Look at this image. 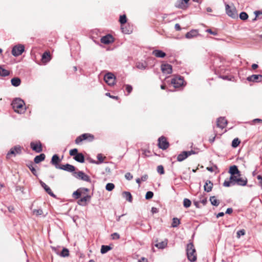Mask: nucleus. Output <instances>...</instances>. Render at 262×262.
Listing matches in <instances>:
<instances>
[{
  "label": "nucleus",
  "mask_w": 262,
  "mask_h": 262,
  "mask_svg": "<svg viewBox=\"0 0 262 262\" xmlns=\"http://www.w3.org/2000/svg\"><path fill=\"white\" fill-rule=\"evenodd\" d=\"M94 137V136L90 134H83L78 136L75 140V143L79 144L82 141L84 140H88L89 141H92L93 140Z\"/></svg>",
  "instance_id": "obj_5"
},
{
  "label": "nucleus",
  "mask_w": 262,
  "mask_h": 262,
  "mask_svg": "<svg viewBox=\"0 0 262 262\" xmlns=\"http://www.w3.org/2000/svg\"><path fill=\"white\" fill-rule=\"evenodd\" d=\"M154 193L151 191H147L145 195V199L147 200L151 199L153 197Z\"/></svg>",
  "instance_id": "obj_46"
},
{
  "label": "nucleus",
  "mask_w": 262,
  "mask_h": 262,
  "mask_svg": "<svg viewBox=\"0 0 262 262\" xmlns=\"http://www.w3.org/2000/svg\"><path fill=\"white\" fill-rule=\"evenodd\" d=\"M97 158V159L98 160V161L93 162V163H95L96 164H99L100 163H102V162H103L104 159H105V157H103V156L101 154H98Z\"/></svg>",
  "instance_id": "obj_35"
},
{
  "label": "nucleus",
  "mask_w": 262,
  "mask_h": 262,
  "mask_svg": "<svg viewBox=\"0 0 262 262\" xmlns=\"http://www.w3.org/2000/svg\"><path fill=\"white\" fill-rule=\"evenodd\" d=\"M210 201L211 204L215 206H217L220 204V201L217 200L216 197L214 196H212L210 198Z\"/></svg>",
  "instance_id": "obj_34"
},
{
  "label": "nucleus",
  "mask_w": 262,
  "mask_h": 262,
  "mask_svg": "<svg viewBox=\"0 0 262 262\" xmlns=\"http://www.w3.org/2000/svg\"><path fill=\"white\" fill-rule=\"evenodd\" d=\"M161 70L164 74H169L172 72V66L166 63L161 65Z\"/></svg>",
  "instance_id": "obj_15"
},
{
  "label": "nucleus",
  "mask_w": 262,
  "mask_h": 262,
  "mask_svg": "<svg viewBox=\"0 0 262 262\" xmlns=\"http://www.w3.org/2000/svg\"><path fill=\"white\" fill-rule=\"evenodd\" d=\"M74 159L75 161L80 162L83 163L84 162V157L82 154L78 153L74 157Z\"/></svg>",
  "instance_id": "obj_24"
},
{
  "label": "nucleus",
  "mask_w": 262,
  "mask_h": 262,
  "mask_svg": "<svg viewBox=\"0 0 262 262\" xmlns=\"http://www.w3.org/2000/svg\"><path fill=\"white\" fill-rule=\"evenodd\" d=\"M138 262H147V260L145 258H142V259H139Z\"/></svg>",
  "instance_id": "obj_64"
},
{
  "label": "nucleus",
  "mask_w": 262,
  "mask_h": 262,
  "mask_svg": "<svg viewBox=\"0 0 262 262\" xmlns=\"http://www.w3.org/2000/svg\"><path fill=\"white\" fill-rule=\"evenodd\" d=\"M9 75V72L3 68L2 67H0V75L2 76H7Z\"/></svg>",
  "instance_id": "obj_37"
},
{
  "label": "nucleus",
  "mask_w": 262,
  "mask_h": 262,
  "mask_svg": "<svg viewBox=\"0 0 262 262\" xmlns=\"http://www.w3.org/2000/svg\"><path fill=\"white\" fill-rule=\"evenodd\" d=\"M119 21L121 24H124L126 22V17L125 15L120 16Z\"/></svg>",
  "instance_id": "obj_45"
},
{
  "label": "nucleus",
  "mask_w": 262,
  "mask_h": 262,
  "mask_svg": "<svg viewBox=\"0 0 262 262\" xmlns=\"http://www.w3.org/2000/svg\"><path fill=\"white\" fill-rule=\"evenodd\" d=\"M257 179L259 181V184L262 187V177L260 175H258L257 177Z\"/></svg>",
  "instance_id": "obj_59"
},
{
  "label": "nucleus",
  "mask_w": 262,
  "mask_h": 262,
  "mask_svg": "<svg viewBox=\"0 0 262 262\" xmlns=\"http://www.w3.org/2000/svg\"><path fill=\"white\" fill-rule=\"evenodd\" d=\"M112 248L110 246L102 245L101 248V253L104 254L110 251Z\"/></svg>",
  "instance_id": "obj_36"
},
{
  "label": "nucleus",
  "mask_w": 262,
  "mask_h": 262,
  "mask_svg": "<svg viewBox=\"0 0 262 262\" xmlns=\"http://www.w3.org/2000/svg\"><path fill=\"white\" fill-rule=\"evenodd\" d=\"M111 236L113 239H118L120 238L119 234L116 232L112 234Z\"/></svg>",
  "instance_id": "obj_52"
},
{
  "label": "nucleus",
  "mask_w": 262,
  "mask_h": 262,
  "mask_svg": "<svg viewBox=\"0 0 262 262\" xmlns=\"http://www.w3.org/2000/svg\"><path fill=\"white\" fill-rule=\"evenodd\" d=\"M157 171L159 173L162 174L164 173V170L163 166L162 165H159L157 167Z\"/></svg>",
  "instance_id": "obj_47"
},
{
  "label": "nucleus",
  "mask_w": 262,
  "mask_h": 262,
  "mask_svg": "<svg viewBox=\"0 0 262 262\" xmlns=\"http://www.w3.org/2000/svg\"><path fill=\"white\" fill-rule=\"evenodd\" d=\"M125 86H126V90L128 92V94H129L133 90L132 86L130 85H128V84L126 85Z\"/></svg>",
  "instance_id": "obj_54"
},
{
  "label": "nucleus",
  "mask_w": 262,
  "mask_h": 262,
  "mask_svg": "<svg viewBox=\"0 0 262 262\" xmlns=\"http://www.w3.org/2000/svg\"><path fill=\"white\" fill-rule=\"evenodd\" d=\"M136 67L140 70H145L147 67V64L143 62H138L137 63Z\"/></svg>",
  "instance_id": "obj_38"
},
{
  "label": "nucleus",
  "mask_w": 262,
  "mask_h": 262,
  "mask_svg": "<svg viewBox=\"0 0 262 262\" xmlns=\"http://www.w3.org/2000/svg\"><path fill=\"white\" fill-rule=\"evenodd\" d=\"M90 196L89 195H86L81 198L78 202V204L81 206H84L86 204V202L90 199Z\"/></svg>",
  "instance_id": "obj_26"
},
{
  "label": "nucleus",
  "mask_w": 262,
  "mask_h": 262,
  "mask_svg": "<svg viewBox=\"0 0 262 262\" xmlns=\"http://www.w3.org/2000/svg\"><path fill=\"white\" fill-rule=\"evenodd\" d=\"M45 158V155L43 154H41L35 157L34 161L35 163H39V162L44 160Z\"/></svg>",
  "instance_id": "obj_30"
},
{
  "label": "nucleus",
  "mask_w": 262,
  "mask_h": 262,
  "mask_svg": "<svg viewBox=\"0 0 262 262\" xmlns=\"http://www.w3.org/2000/svg\"><path fill=\"white\" fill-rule=\"evenodd\" d=\"M190 0H177L175 6L180 9H185L187 8V4Z\"/></svg>",
  "instance_id": "obj_16"
},
{
  "label": "nucleus",
  "mask_w": 262,
  "mask_h": 262,
  "mask_svg": "<svg viewBox=\"0 0 262 262\" xmlns=\"http://www.w3.org/2000/svg\"><path fill=\"white\" fill-rule=\"evenodd\" d=\"M60 161L59 157L57 155H54L52 158L51 163L55 165V167L58 165V162Z\"/></svg>",
  "instance_id": "obj_32"
},
{
  "label": "nucleus",
  "mask_w": 262,
  "mask_h": 262,
  "mask_svg": "<svg viewBox=\"0 0 262 262\" xmlns=\"http://www.w3.org/2000/svg\"><path fill=\"white\" fill-rule=\"evenodd\" d=\"M187 155L186 154V151H183L182 153L179 154L177 157V160L179 162H181L184 160L185 159L187 158Z\"/></svg>",
  "instance_id": "obj_31"
},
{
  "label": "nucleus",
  "mask_w": 262,
  "mask_h": 262,
  "mask_svg": "<svg viewBox=\"0 0 262 262\" xmlns=\"http://www.w3.org/2000/svg\"><path fill=\"white\" fill-rule=\"evenodd\" d=\"M184 79L181 77H175L171 79V83L175 88H179L184 85Z\"/></svg>",
  "instance_id": "obj_8"
},
{
  "label": "nucleus",
  "mask_w": 262,
  "mask_h": 262,
  "mask_svg": "<svg viewBox=\"0 0 262 262\" xmlns=\"http://www.w3.org/2000/svg\"><path fill=\"white\" fill-rule=\"evenodd\" d=\"M29 168L34 175H36V171L34 167H33L32 166H29Z\"/></svg>",
  "instance_id": "obj_56"
},
{
  "label": "nucleus",
  "mask_w": 262,
  "mask_h": 262,
  "mask_svg": "<svg viewBox=\"0 0 262 262\" xmlns=\"http://www.w3.org/2000/svg\"><path fill=\"white\" fill-rule=\"evenodd\" d=\"M116 77L112 73H106L104 77V80L105 82L110 86H113L115 84Z\"/></svg>",
  "instance_id": "obj_6"
},
{
  "label": "nucleus",
  "mask_w": 262,
  "mask_h": 262,
  "mask_svg": "<svg viewBox=\"0 0 262 262\" xmlns=\"http://www.w3.org/2000/svg\"><path fill=\"white\" fill-rule=\"evenodd\" d=\"M123 196L129 202H132V196L131 193L128 191H124L122 193Z\"/></svg>",
  "instance_id": "obj_28"
},
{
  "label": "nucleus",
  "mask_w": 262,
  "mask_h": 262,
  "mask_svg": "<svg viewBox=\"0 0 262 262\" xmlns=\"http://www.w3.org/2000/svg\"><path fill=\"white\" fill-rule=\"evenodd\" d=\"M240 142L241 141L238 138H235L232 142V146L234 148H235L238 146Z\"/></svg>",
  "instance_id": "obj_39"
},
{
  "label": "nucleus",
  "mask_w": 262,
  "mask_h": 262,
  "mask_svg": "<svg viewBox=\"0 0 262 262\" xmlns=\"http://www.w3.org/2000/svg\"><path fill=\"white\" fill-rule=\"evenodd\" d=\"M113 37L111 35L108 34L101 38V42L104 44H109L113 42Z\"/></svg>",
  "instance_id": "obj_18"
},
{
  "label": "nucleus",
  "mask_w": 262,
  "mask_h": 262,
  "mask_svg": "<svg viewBox=\"0 0 262 262\" xmlns=\"http://www.w3.org/2000/svg\"><path fill=\"white\" fill-rule=\"evenodd\" d=\"M199 35V32L197 30H191L185 34V37L187 39H191Z\"/></svg>",
  "instance_id": "obj_20"
},
{
  "label": "nucleus",
  "mask_w": 262,
  "mask_h": 262,
  "mask_svg": "<svg viewBox=\"0 0 262 262\" xmlns=\"http://www.w3.org/2000/svg\"><path fill=\"white\" fill-rule=\"evenodd\" d=\"M207 199L206 198H203L202 199L200 198L199 203H202L203 205H205L207 203Z\"/></svg>",
  "instance_id": "obj_55"
},
{
  "label": "nucleus",
  "mask_w": 262,
  "mask_h": 262,
  "mask_svg": "<svg viewBox=\"0 0 262 262\" xmlns=\"http://www.w3.org/2000/svg\"><path fill=\"white\" fill-rule=\"evenodd\" d=\"M30 146L31 148L37 152H40L42 151L41 144L40 142H31Z\"/></svg>",
  "instance_id": "obj_19"
},
{
  "label": "nucleus",
  "mask_w": 262,
  "mask_h": 262,
  "mask_svg": "<svg viewBox=\"0 0 262 262\" xmlns=\"http://www.w3.org/2000/svg\"><path fill=\"white\" fill-rule=\"evenodd\" d=\"M174 28H175L176 30L177 31H180L181 29L180 26L178 24H176L175 25Z\"/></svg>",
  "instance_id": "obj_62"
},
{
  "label": "nucleus",
  "mask_w": 262,
  "mask_h": 262,
  "mask_svg": "<svg viewBox=\"0 0 262 262\" xmlns=\"http://www.w3.org/2000/svg\"><path fill=\"white\" fill-rule=\"evenodd\" d=\"M229 172L230 173V177H240V171L237 168V167L235 165L232 166L230 167Z\"/></svg>",
  "instance_id": "obj_12"
},
{
  "label": "nucleus",
  "mask_w": 262,
  "mask_h": 262,
  "mask_svg": "<svg viewBox=\"0 0 262 262\" xmlns=\"http://www.w3.org/2000/svg\"><path fill=\"white\" fill-rule=\"evenodd\" d=\"M114 188H115L114 184L113 183H107L105 186L106 189L108 191H111L113 190Z\"/></svg>",
  "instance_id": "obj_41"
},
{
  "label": "nucleus",
  "mask_w": 262,
  "mask_h": 262,
  "mask_svg": "<svg viewBox=\"0 0 262 262\" xmlns=\"http://www.w3.org/2000/svg\"><path fill=\"white\" fill-rule=\"evenodd\" d=\"M56 168L60 169H62L65 171H69V172H73V171H75V168L74 166L69 164H67L66 165H62L61 166H56Z\"/></svg>",
  "instance_id": "obj_14"
},
{
  "label": "nucleus",
  "mask_w": 262,
  "mask_h": 262,
  "mask_svg": "<svg viewBox=\"0 0 262 262\" xmlns=\"http://www.w3.org/2000/svg\"><path fill=\"white\" fill-rule=\"evenodd\" d=\"M74 174V177H76V178H78L86 182H91V179L89 177V176L85 174L82 171H78V172H75Z\"/></svg>",
  "instance_id": "obj_11"
},
{
  "label": "nucleus",
  "mask_w": 262,
  "mask_h": 262,
  "mask_svg": "<svg viewBox=\"0 0 262 262\" xmlns=\"http://www.w3.org/2000/svg\"><path fill=\"white\" fill-rule=\"evenodd\" d=\"M247 183L246 178H241L240 177H230L229 180H225L223 183L224 187H228L231 185H234L235 184L239 186H246Z\"/></svg>",
  "instance_id": "obj_1"
},
{
  "label": "nucleus",
  "mask_w": 262,
  "mask_h": 262,
  "mask_svg": "<svg viewBox=\"0 0 262 262\" xmlns=\"http://www.w3.org/2000/svg\"><path fill=\"white\" fill-rule=\"evenodd\" d=\"M195 154H196V152L192 150L186 151V154L187 155V157H188V156H190L191 155Z\"/></svg>",
  "instance_id": "obj_58"
},
{
  "label": "nucleus",
  "mask_w": 262,
  "mask_h": 262,
  "mask_svg": "<svg viewBox=\"0 0 262 262\" xmlns=\"http://www.w3.org/2000/svg\"><path fill=\"white\" fill-rule=\"evenodd\" d=\"M225 10L226 14L230 17L235 18L237 17V13L233 5H229L225 4Z\"/></svg>",
  "instance_id": "obj_4"
},
{
  "label": "nucleus",
  "mask_w": 262,
  "mask_h": 262,
  "mask_svg": "<svg viewBox=\"0 0 262 262\" xmlns=\"http://www.w3.org/2000/svg\"><path fill=\"white\" fill-rule=\"evenodd\" d=\"M180 221L178 218H173L172 220L171 226L172 227H176L180 224Z\"/></svg>",
  "instance_id": "obj_40"
},
{
  "label": "nucleus",
  "mask_w": 262,
  "mask_h": 262,
  "mask_svg": "<svg viewBox=\"0 0 262 262\" xmlns=\"http://www.w3.org/2000/svg\"><path fill=\"white\" fill-rule=\"evenodd\" d=\"M169 143L165 137L162 136L158 139V146L160 148L165 150L169 147Z\"/></svg>",
  "instance_id": "obj_9"
},
{
  "label": "nucleus",
  "mask_w": 262,
  "mask_h": 262,
  "mask_svg": "<svg viewBox=\"0 0 262 262\" xmlns=\"http://www.w3.org/2000/svg\"><path fill=\"white\" fill-rule=\"evenodd\" d=\"M148 178V176L147 174H145L144 176H143L141 178V181H145Z\"/></svg>",
  "instance_id": "obj_60"
},
{
  "label": "nucleus",
  "mask_w": 262,
  "mask_h": 262,
  "mask_svg": "<svg viewBox=\"0 0 262 262\" xmlns=\"http://www.w3.org/2000/svg\"><path fill=\"white\" fill-rule=\"evenodd\" d=\"M33 213L35 215L38 216L42 214L43 211L41 209H34L33 210Z\"/></svg>",
  "instance_id": "obj_44"
},
{
  "label": "nucleus",
  "mask_w": 262,
  "mask_h": 262,
  "mask_svg": "<svg viewBox=\"0 0 262 262\" xmlns=\"http://www.w3.org/2000/svg\"><path fill=\"white\" fill-rule=\"evenodd\" d=\"M249 81L258 82L262 81V75H252L247 78Z\"/></svg>",
  "instance_id": "obj_13"
},
{
  "label": "nucleus",
  "mask_w": 262,
  "mask_h": 262,
  "mask_svg": "<svg viewBox=\"0 0 262 262\" xmlns=\"http://www.w3.org/2000/svg\"><path fill=\"white\" fill-rule=\"evenodd\" d=\"M206 169L210 172H213L217 170V167L216 165H213L211 167H207Z\"/></svg>",
  "instance_id": "obj_48"
},
{
  "label": "nucleus",
  "mask_w": 262,
  "mask_h": 262,
  "mask_svg": "<svg viewBox=\"0 0 262 262\" xmlns=\"http://www.w3.org/2000/svg\"><path fill=\"white\" fill-rule=\"evenodd\" d=\"M191 201L188 199H184L183 201V205L185 207L188 208L191 205Z\"/></svg>",
  "instance_id": "obj_43"
},
{
  "label": "nucleus",
  "mask_w": 262,
  "mask_h": 262,
  "mask_svg": "<svg viewBox=\"0 0 262 262\" xmlns=\"http://www.w3.org/2000/svg\"><path fill=\"white\" fill-rule=\"evenodd\" d=\"M21 152V147L19 145H17L12 148L10 151L7 155V158H10L11 155L15 156L17 155L20 154Z\"/></svg>",
  "instance_id": "obj_10"
},
{
  "label": "nucleus",
  "mask_w": 262,
  "mask_h": 262,
  "mask_svg": "<svg viewBox=\"0 0 262 262\" xmlns=\"http://www.w3.org/2000/svg\"><path fill=\"white\" fill-rule=\"evenodd\" d=\"M12 105L14 111L19 114L24 113L26 110L25 102L20 98L15 99L12 102Z\"/></svg>",
  "instance_id": "obj_2"
},
{
  "label": "nucleus",
  "mask_w": 262,
  "mask_h": 262,
  "mask_svg": "<svg viewBox=\"0 0 262 262\" xmlns=\"http://www.w3.org/2000/svg\"><path fill=\"white\" fill-rule=\"evenodd\" d=\"M151 211L153 214H154V213H156L158 212L159 210H158V208L153 207L151 208Z\"/></svg>",
  "instance_id": "obj_57"
},
{
  "label": "nucleus",
  "mask_w": 262,
  "mask_h": 262,
  "mask_svg": "<svg viewBox=\"0 0 262 262\" xmlns=\"http://www.w3.org/2000/svg\"><path fill=\"white\" fill-rule=\"evenodd\" d=\"M40 183L41 186L44 188L45 191L51 196L55 198L56 195L53 193L50 188L44 182L42 181H40Z\"/></svg>",
  "instance_id": "obj_21"
},
{
  "label": "nucleus",
  "mask_w": 262,
  "mask_h": 262,
  "mask_svg": "<svg viewBox=\"0 0 262 262\" xmlns=\"http://www.w3.org/2000/svg\"><path fill=\"white\" fill-rule=\"evenodd\" d=\"M25 51V47L23 45L15 46L12 50V54L14 56L17 57L20 55Z\"/></svg>",
  "instance_id": "obj_7"
},
{
  "label": "nucleus",
  "mask_w": 262,
  "mask_h": 262,
  "mask_svg": "<svg viewBox=\"0 0 262 262\" xmlns=\"http://www.w3.org/2000/svg\"><path fill=\"white\" fill-rule=\"evenodd\" d=\"M78 154V150L76 148H74L70 150V155L71 156H75Z\"/></svg>",
  "instance_id": "obj_49"
},
{
  "label": "nucleus",
  "mask_w": 262,
  "mask_h": 262,
  "mask_svg": "<svg viewBox=\"0 0 262 262\" xmlns=\"http://www.w3.org/2000/svg\"><path fill=\"white\" fill-rule=\"evenodd\" d=\"M213 187V183L209 180H207L204 186V190L207 192L211 191Z\"/></svg>",
  "instance_id": "obj_22"
},
{
  "label": "nucleus",
  "mask_w": 262,
  "mask_h": 262,
  "mask_svg": "<svg viewBox=\"0 0 262 262\" xmlns=\"http://www.w3.org/2000/svg\"><path fill=\"white\" fill-rule=\"evenodd\" d=\"M186 253L188 260L191 262H194L196 260V253L194 245L192 243L187 244Z\"/></svg>",
  "instance_id": "obj_3"
},
{
  "label": "nucleus",
  "mask_w": 262,
  "mask_h": 262,
  "mask_svg": "<svg viewBox=\"0 0 262 262\" xmlns=\"http://www.w3.org/2000/svg\"><path fill=\"white\" fill-rule=\"evenodd\" d=\"M227 124V121L224 117L219 118L216 122V125L222 129L225 128Z\"/></svg>",
  "instance_id": "obj_17"
},
{
  "label": "nucleus",
  "mask_w": 262,
  "mask_h": 262,
  "mask_svg": "<svg viewBox=\"0 0 262 262\" xmlns=\"http://www.w3.org/2000/svg\"><path fill=\"white\" fill-rule=\"evenodd\" d=\"M206 32H207L208 33H210L211 34L214 35L217 34L216 32L212 31L211 29H207L206 30Z\"/></svg>",
  "instance_id": "obj_63"
},
{
  "label": "nucleus",
  "mask_w": 262,
  "mask_h": 262,
  "mask_svg": "<svg viewBox=\"0 0 262 262\" xmlns=\"http://www.w3.org/2000/svg\"><path fill=\"white\" fill-rule=\"evenodd\" d=\"M245 234V231L244 229L240 230L237 232V237L240 238V237L242 235H244Z\"/></svg>",
  "instance_id": "obj_50"
},
{
  "label": "nucleus",
  "mask_w": 262,
  "mask_h": 262,
  "mask_svg": "<svg viewBox=\"0 0 262 262\" xmlns=\"http://www.w3.org/2000/svg\"><path fill=\"white\" fill-rule=\"evenodd\" d=\"M152 54L158 58H163L166 56V54L164 52L159 50H154Z\"/></svg>",
  "instance_id": "obj_23"
},
{
  "label": "nucleus",
  "mask_w": 262,
  "mask_h": 262,
  "mask_svg": "<svg viewBox=\"0 0 262 262\" xmlns=\"http://www.w3.org/2000/svg\"><path fill=\"white\" fill-rule=\"evenodd\" d=\"M167 245V240L165 239L163 241L159 242L155 245V246L159 249H163L165 248Z\"/></svg>",
  "instance_id": "obj_25"
},
{
  "label": "nucleus",
  "mask_w": 262,
  "mask_h": 262,
  "mask_svg": "<svg viewBox=\"0 0 262 262\" xmlns=\"http://www.w3.org/2000/svg\"><path fill=\"white\" fill-rule=\"evenodd\" d=\"M50 59H51L50 55L49 53L45 52L42 54L41 60L43 62H45V63L49 61L50 60Z\"/></svg>",
  "instance_id": "obj_29"
},
{
  "label": "nucleus",
  "mask_w": 262,
  "mask_h": 262,
  "mask_svg": "<svg viewBox=\"0 0 262 262\" xmlns=\"http://www.w3.org/2000/svg\"><path fill=\"white\" fill-rule=\"evenodd\" d=\"M11 82L12 85L16 87L18 86L20 84L21 80L20 78L18 77H15L11 79Z\"/></svg>",
  "instance_id": "obj_27"
},
{
  "label": "nucleus",
  "mask_w": 262,
  "mask_h": 262,
  "mask_svg": "<svg viewBox=\"0 0 262 262\" xmlns=\"http://www.w3.org/2000/svg\"><path fill=\"white\" fill-rule=\"evenodd\" d=\"M233 209L231 208H228L226 210V213L227 214H230L232 212Z\"/></svg>",
  "instance_id": "obj_61"
},
{
  "label": "nucleus",
  "mask_w": 262,
  "mask_h": 262,
  "mask_svg": "<svg viewBox=\"0 0 262 262\" xmlns=\"http://www.w3.org/2000/svg\"><path fill=\"white\" fill-rule=\"evenodd\" d=\"M56 253L61 257H65L69 255V251L68 249L64 248L60 253L59 254L57 252Z\"/></svg>",
  "instance_id": "obj_33"
},
{
  "label": "nucleus",
  "mask_w": 262,
  "mask_h": 262,
  "mask_svg": "<svg viewBox=\"0 0 262 262\" xmlns=\"http://www.w3.org/2000/svg\"><path fill=\"white\" fill-rule=\"evenodd\" d=\"M239 18L242 20H245L248 19V15L245 12H242L239 14Z\"/></svg>",
  "instance_id": "obj_42"
},
{
  "label": "nucleus",
  "mask_w": 262,
  "mask_h": 262,
  "mask_svg": "<svg viewBox=\"0 0 262 262\" xmlns=\"http://www.w3.org/2000/svg\"><path fill=\"white\" fill-rule=\"evenodd\" d=\"M81 195V193L78 191H75L73 193V196L76 199H78Z\"/></svg>",
  "instance_id": "obj_51"
},
{
  "label": "nucleus",
  "mask_w": 262,
  "mask_h": 262,
  "mask_svg": "<svg viewBox=\"0 0 262 262\" xmlns=\"http://www.w3.org/2000/svg\"><path fill=\"white\" fill-rule=\"evenodd\" d=\"M125 178L128 180H130L133 179V177L130 172H127L125 174Z\"/></svg>",
  "instance_id": "obj_53"
}]
</instances>
